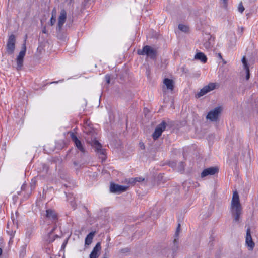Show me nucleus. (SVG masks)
Returning a JSON list of instances; mask_svg holds the SVG:
<instances>
[{"label":"nucleus","mask_w":258,"mask_h":258,"mask_svg":"<svg viewBox=\"0 0 258 258\" xmlns=\"http://www.w3.org/2000/svg\"><path fill=\"white\" fill-rule=\"evenodd\" d=\"M173 256H174V255H173V254H172V255H171V257H173Z\"/></svg>","instance_id":"36"},{"label":"nucleus","mask_w":258,"mask_h":258,"mask_svg":"<svg viewBox=\"0 0 258 258\" xmlns=\"http://www.w3.org/2000/svg\"><path fill=\"white\" fill-rule=\"evenodd\" d=\"M135 182H141L144 180V178L141 177H138L134 178Z\"/></svg>","instance_id":"27"},{"label":"nucleus","mask_w":258,"mask_h":258,"mask_svg":"<svg viewBox=\"0 0 258 258\" xmlns=\"http://www.w3.org/2000/svg\"><path fill=\"white\" fill-rule=\"evenodd\" d=\"M105 80L107 84H109L110 82V77L109 75H106L105 76Z\"/></svg>","instance_id":"28"},{"label":"nucleus","mask_w":258,"mask_h":258,"mask_svg":"<svg viewBox=\"0 0 258 258\" xmlns=\"http://www.w3.org/2000/svg\"><path fill=\"white\" fill-rule=\"evenodd\" d=\"M231 208L234 221L238 222L241 213V207L240 204L239 195L237 191H234L233 194Z\"/></svg>","instance_id":"3"},{"label":"nucleus","mask_w":258,"mask_h":258,"mask_svg":"<svg viewBox=\"0 0 258 258\" xmlns=\"http://www.w3.org/2000/svg\"><path fill=\"white\" fill-rule=\"evenodd\" d=\"M215 87V83H210L208 85H206L202 88L200 90V92L197 94L196 96L198 98L201 97L210 91L213 90Z\"/></svg>","instance_id":"8"},{"label":"nucleus","mask_w":258,"mask_h":258,"mask_svg":"<svg viewBox=\"0 0 258 258\" xmlns=\"http://www.w3.org/2000/svg\"><path fill=\"white\" fill-rule=\"evenodd\" d=\"M166 128V122L162 121L160 124H159L156 128L154 132L152 135V137L154 140H157L162 134L163 132Z\"/></svg>","instance_id":"10"},{"label":"nucleus","mask_w":258,"mask_h":258,"mask_svg":"<svg viewBox=\"0 0 258 258\" xmlns=\"http://www.w3.org/2000/svg\"><path fill=\"white\" fill-rule=\"evenodd\" d=\"M128 188L127 186L120 185L117 184L111 183L110 190L113 193H121L125 191Z\"/></svg>","instance_id":"11"},{"label":"nucleus","mask_w":258,"mask_h":258,"mask_svg":"<svg viewBox=\"0 0 258 258\" xmlns=\"http://www.w3.org/2000/svg\"><path fill=\"white\" fill-rule=\"evenodd\" d=\"M67 19V12L65 10H61L60 15L58 17L57 28L59 31L61 30L62 27L66 22Z\"/></svg>","instance_id":"13"},{"label":"nucleus","mask_w":258,"mask_h":258,"mask_svg":"<svg viewBox=\"0 0 258 258\" xmlns=\"http://www.w3.org/2000/svg\"><path fill=\"white\" fill-rule=\"evenodd\" d=\"M178 28L179 30L184 32H187L189 29L187 26L183 24H179L178 25Z\"/></svg>","instance_id":"22"},{"label":"nucleus","mask_w":258,"mask_h":258,"mask_svg":"<svg viewBox=\"0 0 258 258\" xmlns=\"http://www.w3.org/2000/svg\"><path fill=\"white\" fill-rule=\"evenodd\" d=\"M221 112L220 107H217L211 110L207 114L206 118L211 121H216Z\"/></svg>","instance_id":"7"},{"label":"nucleus","mask_w":258,"mask_h":258,"mask_svg":"<svg viewBox=\"0 0 258 258\" xmlns=\"http://www.w3.org/2000/svg\"><path fill=\"white\" fill-rule=\"evenodd\" d=\"M43 33H45V30H43Z\"/></svg>","instance_id":"37"},{"label":"nucleus","mask_w":258,"mask_h":258,"mask_svg":"<svg viewBox=\"0 0 258 258\" xmlns=\"http://www.w3.org/2000/svg\"><path fill=\"white\" fill-rule=\"evenodd\" d=\"M242 63L243 64V66H244V69H247V68H249L248 66V64H247V61H246V58L245 56H243V58H242Z\"/></svg>","instance_id":"24"},{"label":"nucleus","mask_w":258,"mask_h":258,"mask_svg":"<svg viewBox=\"0 0 258 258\" xmlns=\"http://www.w3.org/2000/svg\"><path fill=\"white\" fill-rule=\"evenodd\" d=\"M46 218L52 221V222L55 221L57 220V216L56 212L52 209H47L46 211Z\"/></svg>","instance_id":"16"},{"label":"nucleus","mask_w":258,"mask_h":258,"mask_svg":"<svg viewBox=\"0 0 258 258\" xmlns=\"http://www.w3.org/2000/svg\"><path fill=\"white\" fill-rule=\"evenodd\" d=\"M104 258H106V257H104Z\"/></svg>","instance_id":"38"},{"label":"nucleus","mask_w":258,"mask_h":258,"mask_svg":"<svg viewBox=\"0 0 258 258\" xmlns=\"http://www.w3.org/2000/svg\"><path fill=\"white\" fill-rule=\"evenodd\" d=\"M2 253H3V250H2V248L0 247V256L2 255Z\"/></svg>","instance_id":"32"},{"label":"nucleus","mask_w":258,"mask_h":258,"mask_svg":"<svg viewBox=\"0 0 258 258\" xmlns=\"http://www.w3.org/2000/svg\"><path fill=\"white\" fill-rule=\"evenodd\" d=\"M50 258H58V257H57L55 256H54V257H50Z\"/></svg>","instance_id":"34"},{"label":"nucleus","mask_w":258,"mask_h":258,"mask_svg":"<svg viewBox=\"0 0 258 258\" xmlns=\"http://www.w3.org/2000/svg\"><path fill=\"white\" fill-rule=\"evenodd\" d=\"M218 56L219 57V58L222 59V55H221V53H218Z\"/></svg>","instance_id":"31"},{"label":"nucleus","mask_w":258,"mask_h":258,"mask_svg":"<svg viewBox=\"0 0 258 258\" xmlns=\"http://www.w3.org/2000/svg\"><path fill=\"white\" fill-rule=\"evenodd\" d=\"M84 132L86 135L85 139L87 142L95 148L96 152L105 155V150L102 148L101 144L96 140V133L92 127L85 125Z\"/></svg>","instance_id":"2"},{"label":"nucleus","mask_w":258,"mask_h":258,"mask_svg":"<svg viewBox=\"0 0 258 258\" xmlns=\"http://www.w3.org/2000/svg\"><path fill=\"white\" fill-rule=\"evenodd\" d=\"M195 59L199 60L203 63H206L207 61L206 56L202 52H198L195 56Z\"/></svg>","instance_id":"18"},{"label":"nucleus","mask_w":258,"mask_h":258,"mask_svg":"<svg viewBox=\"0 0 258 258\" xmlns=\"http://www.w3.org/2000/svg\"><path fill=\"white\" fill-rule=\"evenodd\" d=\"M84 132L86 135L85 139L87 142L95 148L96 152L105 155V150L102 148L101 144L96 140V133L92 127L85 125Z\"/></svg>","instance_id":"1"},{"label":"nucleus","mask_w":258,"mask_h":258,"mask_svg":"<svg viewBox=\"0 0 258 258\" xmlns=\"http://www.w3.org/2000/svg\"><path fill=\"white\" fill-rule=\"evenodd\" d=\"M176 242H177V241H176V239H174V244H175V246H176Z\"/></svg>","instance_id":"33"},{"label":"nucleus","mask_w":258,"mask_h":258,"mask_svg":"<svg viewBox=\"0 0 258 258\" xmlns=\"http://www.w3.org/2000/svg\"><path fill=\"white\" fill-rule=\"evenodd\" d=\"M127 183L128 184H133V185L134 184L136 183L134 178H131L128 179L127 180Z\"/></svg>","instance_id":"25"},{"label":"nucleus","mask_w":258,"mask_h":258,"mask_svg":"<svg viewBox=\"0 0 258 258\" xmlns=\"http://www.w3.org/2000/svg\"><path fill=\"white\" fill-rule=\"evenodd\" d=\"M214 45V40L211 37L208 38V41L204 43V46L207 49H211Z\"/></svg>","instance_id":"20"},{"label":"nucleus","mask_w":258,"mask_h":258,"mask_svg":"<svg viewBox=\"0 0 258 258\" xmlns=\"http://www.w3.org/2000/svg\"><path fill=\"white\" fill-rule=\"evenodd\" d=\"M71 138L72 140L74 142L76 147L82 153L85 152V148L82 144L81 141L78 139L76 135L74 133H71Z\"/></svg>","instance_id":"12"},{"label":"nucleus","mask_w":258,"mask_h":258,"mask_svg":"<svg viewBox=\"0 0 258 258\" xmlns=\"http://www.w3.org/2000/svg\"><path fill=\"white\" fill-rule=\"evenodd\" d=\"M223 1V3L224 4V6H226L227 4V0H222Z\"/></svg>","instance_id":"30"},{"label":"nucleus","mask_w":258,"mask_h":258,"mask_svg":"<svg viewBox=\"0 0 258 258\" xmlns=\"http://www.w3.org/2000/svg\"><path fill=\"white\" fill-rule=\"evenodd\" d=\"M53 83H58V81H55V82H54Z\"/></svg>","instance_id":"35"},{"label":"nucleus","mask_w":258,"mask_h":258,"mask_svg":"<svg viewBox=\"0 0 258 258\" xmlns=\"http://www.w3.org/2000/svg\"><path fill=\"white\" fill-rule=\"evenodd\" d=\"M95 231L91 232L90 233H89V234L87 235L85 240V245H89L92 243V240L95 234Z\"/></svg>","instance_id":"19"},{"label":"nucleus","mask_w":258,"mask_h":258,"mask_svg":"<svg viewBox=\"0 0 258 258\" xmlns=\"http://www.w3.org/2000/svg\"><path fill=\"white\" fill-rule=\"evenodd\" d=\"M101 244L100 242H98L91 252L90 254V258H98L99 255V253L101 250Z\"/></svg>","instance_id":"15"},{"label":"nucleus","mask_w":258,"mask_h":258,"mask_svg":"<svg viewBox=\"0 0 258 258\" xmlns=\"http://www.w3.org/2000/svg\"><path fill=\"white\" fill-rule=\"evenodd\" d=\"M246 72V80H248L250 77V74H249V68L245 69Z\"/></svg>","instance_id":"29"},{"label":"nucleus","mask_w":258,"mask_h":258,"mask_svg":"<svg viewBox=\"0 0 258 258\" xmlns=\"http://www.w3.org/2000/svg\"><path fill=\"white\" fill-rule=\"evenodd\" d=\"M218 169L215 167H212L204 169L201 173V176L204 178L208 175H213L217 173Z\"/></svg>","instance_id":"14"},{"label":"nucleus","mask_w":258,"mask_h":258,"mask_svg":"<svg viewBox=\"0 0 258 258\" xmlns=\"http://www.w3.org/2000/svg\"><path fill=\"white\" fill-rule=\"evenodd\" d=\"M55 13H56L55 10H53L52 11V16H51V18L50 19V25L51 26L54 25V24L55 23V22H56Z\"/></svg>","instance_id":"21"},{"label":"nucleus","mask_w":258,"mask_h":258,"mask_svg":"<svg viewBox=\"0 0 258 258\" xmlns=\"http://www.w3.org/2000/svg\"><path fill=\"white\" fill-rule=\"evenodd\" d=\"M244 8L242 4V3H240L239 4V6H238V11L242 13L243 12L244 10Z\"/></svg>","instance_id":"23"},{"label":"nucleus","mask_w":258,"mask_h":258,"mask_svg":"<svg viewBox=\"0 0 258 258\" xmlns=\"http://www.w3.org/2000/svg\"><path fill=\"white\" fill-rule=\"evenodd\" d=\"M180 230V224H179L178 226H177V227L176 231V232H175V236L177 237L178 236Z\"/></svg>","instance_id":"26"},{"label":"nucleus","mask_w":258,"mask_h":258,"mask_svg":"<svg viewBox=\"0 0 258 258\" xmlns=\"http://www.w3.org/2000/svg\"><path fill=\"white\" fill-rule=\"evenodd\" d=\"M16 38L14 35L9 36L7 43V52L10 54H12L15 48Z\"/></svg>","instance_id":"6"},{"label":"nucleus","mask_w":258,"mask_h":258,"mask_svg":"<svg viewBox=\"0 0 258 258\" xmlns=\"http://www.w3.org/2000/svg\"><path fill=\"white\" fill-rule=\"evenodd\" d=\"M163 89H164L165 87H166V89L169 90L171 91H172L173 90L174 82L172 80L169 79L168 78H165L163 80Z\"/></svg>","instance_id":"17"},{"label":"nucleus","mask_w":258,"mask_h":258,"mask_svg":"<svg viewBox=\"0 0 258 258\" xmlns=\"http://www.w3.org/2000/svg\"><path fill=\"white\" fill-rule=\"evenodd\" d=\"M138 54L141 55H146L151 59H155L156 56V50L150 46L143 47L142 50H138Z\"/></svg>","instance_id":"4"},{"label":"nucleus","mask_w":258,"mask_h":258,"mask_svg":"<svg viewBox=\"0 0 258 258\" xmlns=\"http://www.w3.org/2000/svg\"><path fill=\"white\" fill-rule=\"evenodd\" d=\"M26 51V47L25 43L23 44L22 46V49L20 52L19 55H18L17 58H16V62H17V70L18 71H19L21 70L23 65V61H24V58L25 55Z\"/></svg>","instance_id":"5"},{"label":"nucleus","mask_w":258,"mask_h":258,"mask_svg":"<svg viewBox=\"0 0 258 258\" xmlns=\"http://www.w3.org/2000/svg\"><path fill=\"white\" fill-rule=\"evenodd\" d=\"M245 244L249 250H252L255 246V243L252 240L250 229L247 228L245 237Z\"/></svg>","instance_id":"9"}]
</instances>
